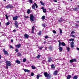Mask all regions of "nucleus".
<instances>
[{"label": "nucleus", "mask_w": 79, "mask_h": 79, "mask_svg": "<svg viewBox=\"0 0 79 79\" xmlns=\"http://www.w3.org/2000/svg\"><path fill=\"white\" fill-rule=\"evenodd\" d=\"M67 50L68 52H69V50H70V48L69 47H67Z\"/></svg>", "instance_id": "a878e982"}, {"label": "nucleus", "mask_w": 79, "mask_h": 79, "mask_svg": "<svg viewBox=\"0 0 79 79\" xmlns=\"http://www.w3.org/2000/svg\"><path fill=\"white\" fill-rule=\"evenodd\" d=\"M74 39H71L69 40V41H74Z\"/></svg>", "instance_id": "b1692460"}, {"label": "nucleus", "mask_w": 79, "mask_h": 79, "mask_svg": "<svg viewBox=\"0 0 79 79\" xmlns=\"http://www.w3.org/2000/svg\"><path fill=\"white\" fill-rule=\"evenodd\" d=\"M24 18L26 19H27V18H29V16H24Z\"/></svg>", "instance_id": "f704fd0d"}, {"label": "nucleus", "mask_w": 79, "mask_h": 79, "mask_svg": "<svg viewBox=\"0 0 79 79\" xmlns=\"http://www.w3.org/2000/svg\"><path fill=\"white\" fill-rule=\"evenodd\" d=\"M3 52H4V53L5 55H8V52L5 50V48L3 49Z\"/></svg>", "instance_id": "0eeeda50"}, {"label": "nucleus", "mask_w": 79, "mask_h": 79, "mask_svg": "<svg viewBox=\"0 0 79 79\" xmlns=\"http://www.w3.org/2000/svg\"><path fill=\"white\" fill-rule=\"evenodd\" d=\"M6 69H8V66L10 67L11 66V62L9 61H6Z\"/></svg>", "instance_id": "f03ea898"}, {"label": "nucleus", "mask_w": 79, "mask_h": 79, "mask_svg": "<svg viewBox=\"0 0 79 79\" xmlns=\"http://www.w3.org/2000/svg\"><path fill=\"white\" fill-rule=\"evenodd\" d=\"M18 17L17 16H16L13 17V20H14V21H16V20L17 19H18Z\"/></svg>", "instance_id": "ddd939ff"}, {"label": "nucleus", "mask_w": 79, "mask_h": 79, "mask_svg": "<svg viewBox=\"0 0 79 79\" xmlns=\"http://www.w3.org/2000/svg\"><path fill=\"white\" fill-rule=\"evenodd\" d=\"M26 59L25 58L23 59V62H26Z\"/></svg>", "instance_id": "c85d7f7f"}, {"label": "nucleus", "mask_w": 79, "mask_h": 79, "mask_svg": "<svg viewBox=\"0 0 79 79\" xmlns=\"http://www.w3.org/2000/svg\"><path fill=\"white\" fill-rule=\"evenodd\" d=\"M35 6L36 8H38L37 5L35 3L34 4H33L32 6V8L33 10H35Z\"/></svg>", "instance_id": "39448f33"}, {"label": "nucleus", "mask_w": 79, "mask_h": 79, "mask_svg": "<svg viewBox=\"0 0 79 79\" xmlns=\"http://www.w3.org/2000/svg\"><path fill=\"white\" fill-rule=\"evenodd\" d=\"M31 68L33 69H35V67L34 65H32L31 66Z\"/></svg>", "instance_id": "a211bd4d"}, {"label": "nucleus", "mask_w": 79, "mask_h": 79, "mask_svg": "<svg viewBox=\"0 0 79 79\" xmlns=\"http://www.w3.org/2000/svg\"><path fill=\"white\" fill-rule=\"evenodd\" d=\"M41 9H42V10H44V7H42V8H41Z\"/></svg>", "instance_id": "bf43d9fd"}, {"label": "nucleus", "mask_w": 79, "mask_h": 79, "mask_svg": "<svg viewBox=\"0 0 79 79\" xmlns=\"http://www.w3.org/2000/svg\"><path fill=\"white\" fill-rule=\"evenodd\" d=\"M2 58V57H1V55H0V60Z\"/></svg>", "instance_id": "680f3d73"}, {"label": "nucleus", "mask_w": 79, "mask_h": 79, "mask_svg": "<svg viewBox=\"0 0 79 79\" xmlns=\"http://www.w3.org/2000/svg\"><path fill=\"white\" fill-rule=\"evenodd\" d=\"M74 33H75V32H74V31H72L71 32V34H74Z\"/></svg>", "instance_id": "8fccbe9b"}, {"label": "nucleus", "mask_w": 79, "mask_h": 79, "mask_svg": "<svg viewBox=\"0 0 79 79\" xmlns=\"http://www.w3.org/2000/svg\"><path fill=\"white\" fill-rule=\"evenodd\" d=\"M15 26L16 27H18V25L17 24V25H15Z\"/></svg>", "instance_id": "79ce46f5"}, {"label": "nucleus", "mask_w": 79, "mask_h": 79, "mask_svg": "<svg viewBox=\"0 0 79 79\" xmlns=\"http://www.w3.org/2000/svg\"><path fill=\"white\" fill-rule=\"evenodd\" d=\"M23 71L25 72V73H30V71L27 69H23Z\"/></svg>", "instance_id": "9d476101"}, {"label": "nucleus", "mask_w": 79, "mask_h": 79, "mask_svg": "<svg viewBox=\"0 0 79 79\" xmlns=\"http://www.w3.org/2000/svg\"><path fill=\"white\" fill-rule=\"evenodd\" d=\"M40 55H38L37 56V58H40Z\"/></svg>", "instance_id": "7c9ffc66"}, {"label": "nucleus", "mask_w": 79, "mask_h": 79, "mask_svg": "<svg viewBox=\"0 0 79 79\" xmlns=\"http://www.w3.org/2000/svg\"><path fill=\"white\" fill-rule=\"evenodd\" d=\"M15 51L16 52H18V49H15Z\"/></svg>", "instance_id": "c03bdc74"}, {"label": "nucleus", "mask_w": 79, "mask_h": 79, "mask_svg": "<svg viewBox=\"0 0 79 79\" xmlns=\"http://www.w3.org/2000/svg\"><path fill=\"white\" fill-rule=\"evenodd\" d=\"M30 19L31 21V22L34 21V15L32 14L31 15Z\"/></svg>", "instance_id": "7ed1b4c3"}, {"label": "nucleus", "mask_w": 79, "mask_h": 79, "mask_svg": "<svg viewBox=\"0 0 79 79\" xmlns=\"http://www.w3.org/2000/svg\"><path fill=\"white\" fill-rule=\"evenodd\" d=\"M58 73V71H56L55 72H54L53 73V75L54 76H56V75H57V73Z\"/></svg>", "instance_id": "f8f14e48"}, {"label": "nucleus", "mask_w": 79, "mask_h": 79, "mask_svg": "<svg viewBox=\"0 0 79 79\" xmlns=\"http://www.w3.org/2000/svg\"><path fill=\"white\" fill-rule=\"evenodd\" d=\"M52 32L54 34H56V32L55 30H53Z\"/></svg>", "instance_id": "473e14b6"}, {"label": "nucleus", "mask_w": 79, "mask_h": 79, "mask_svg": "<svg viewBox=\"0 0 79 79\" xmlns=\"http://www.w3.org/2000/svg\"><path fill=\"white\" fill-rule=\"evenodd\" d=\"M1 25V23H0V26Z\"/></svg>", "instance_id": "0e129e2a"}, {"label": "nucleus", "mask_w": 79, "mask_h": 79, "mask_svg": "<svg viewBox=\"0 0 79 79\" xmlns=\"http://www.w3.org/2000/svg\"><path fill=\"white\" fill-rule=\"evenodd\" d=\"M77 79V76H75L73 77V79Z\"/></svg>", "instance_id": "393cba45"}, {"label": "nucleus", "mask_w": 79, "mask_h": 79, "mask_svg": "<svg viewBox=\"0 0 79 79\" xmlns=\"http://www.w3.org/2000/svg\"><path fill=\"white\" fill-rule=\"evenodd\" d=\"M46 49H47V47H46V48H45V50H46Z\"/></svg>", "instance_id": "e2e57ef3"}, {"label": "nucleus", "mask_w": 79, "mask_h": 79, "mask_svg": "<svg viewBox=\"0 0 79 79\" xmlns=\"http://www.w3.org/2000/svg\"><path fill=\"white\" fill-rule=\"evenodd\" d=\"M48 36H46L45 37V39H47L48 38Z\"/></svg>", "instance_id": "49530a36"}, {"label": "nucleus", "mask_w": 79, "mask_h": 79, "mask_svg": "<svg viewBox=\"0 0 79 79\" xmlns=\"http://www.w3.org/2000/svg\"><path fill=\"white\" fill-rule=\"evenodd\" d=\"M27 13L28 14H29L31 13V10L29 9H28L27 10Z\"/></svg>", "instance_id": "6ab92c4d"}, {"label": "nucleus", "mask_w": 79, "mask_h": 79, "mask_svg": "<svg viewBox=\"0 0 79 79\" xmlns=\"http://www.w3.org/2000/svg\"><path fill=\"white\" fill-rule=\"evenodd\" d=\"M60 29V34H62V30H61V29Z\"/></svg>", "instance_id": "ea45409f"}, {"label": "nucleus", "mask_w": 79, "mask_h": 79, "mask_svg": "<svg viewBox=\"0 0 79 79\" xmlns=\"http://www.w3.org/2000/svg\"><path fill=\"white\" fill-rule=\"evenodd\" d=\"M11 42H13V39H11Z\"/></svg>", "instance_id": "3c124183"}, {"label": "nucleus", "mask_w": 79, "mask_h": 79, "mask_svg": "<svg viewBox=\"0 0 79 79\" xmlns=\"http://www.w3.org/2000/svg\"><path fill=\"white\" fill-rule=\"evenodd\" d=\"M34 75V74L33 73H32L31 74V76H33Z\"/></svg>", "instance_id": "58836bf2"}, {"label": "nucleus", "mask_w": 79, "mask_h": 79, "mask_svg": "<svg viewBox=\"0 0 79 79\" xmlns=\"http://www.w3.org/2000/svg\"><path fill=\"white\" fill-rule=\"evenodd\" d=\"M62 21V20H61V19H59V22H61Z\"/></svg>", "instance_id": "37998d69"}, {"label": "nucleus", "mask_w": 79, "mask_h": 79, "mask_svg": "<svg viewBox=\"0 0 79 79\" xmlns=\"http://www.w3.org/2000/svg\"><path fill=\"white\" fill-rule=\"evenodd\" d=\"M44 75L47 79H50V78H51V77H52V76H51V75H50V74H47V72L44 73Z\"/></svg>", "instance_id": "f257e3e1"}, {"label": "nucleus", "mask_w": 79, "mask_h": 79, "mask_svg": "<svg viewBox=\"0 0 79 79\" xmlns=\"http://www.w3.org/2000/svg\"><path fill=\"white\" fill-rule=\"evenodd\" d=\"M77 10V8H75V9H74V10L75 11H76Z\"/></svg>", "instance_id": "de8ad7c7"}, {"label": "nucleus", "mask_w": 79, "mask_h": 79, "mask_svg": "<svg viewBox=\"0 0 79 79\" xmlns=\"http://www.w3.org/2000/svg\"><path fill=\"white\" fill-rule=\"evenodd\" d=\"M71 77V76L70 75H68L67 77V79H69Z\"/></svg>", "instance_id": "dca6fc26"}, {"label": "nucleus", "mask_w": 79, "mask_h": 79, "mask_svg": "<svg viewBox=\"0 0 79 79\" xmlns=\"http://www.w3.org/2000/svg\"><path fill=\"white\" fill-rule=\"evenodd\" d=\"M6 0H4V1H6Z\"/></svg>", "instance_id": "338daca9"}, {"label": "nucleus", "mask_w": 79, "mask_h": 79, "mask_svg": "<svg viewBox=\"0 0 79 79\" xmlns=\"http://www.w3.org/2000/svg\"><path fill=\"white\" fill-rule=\"evenodd\" d=\"M5 16L6 18V19H8V16H7V15H5Z\"/></svg>", "instance_id": "e433bc0d"}, {"label": "nucleus", "mask_w": 79, "mask_h": 79, "mask_svg": "<svg viewBox=\"0 0 79 79\" xmlns=\"http://www.w3.org/2000/svg\"><path fill=\"white\" fill-rule=\"evenodd\" d=\"M72 0H70V1H71V2H72Z\"/></svg>", "instance_id": "69168bd1"}, {"label": "nucleus", "mask_w": 79, "mask_h": 79, "mask_svg": "<svg viewBox=\"0 0 79 79\" xmlns=\"http://www.w3.org/2000/svg\"><path fill=\"white\" fill-rule=\"evenodd\" d=\"M77 22H78V23H79V21H78Z\"/></svg>", "instance_id": "774afa93"}, {"label": "nucleus", "mask_w": 79, "mask_h": 79, "mask_svg": "<svg viewBox=\"0 0 79 79\" xmlns=\"http://www.w3.org/2000/svg\"><path fill=\"white\" fill-rule=\"evenodd\" d=\"M42 26L43 27H45V24H43Z\"/></svg>", "instance_id": "09e8293b"}, {"label": "nucleus", "mask_w": 79, "mask_h": 79, "mask_svg": "<svg viewBox=\"0 0 79 79\" xmlns=\"http://www.w3.org/2000/svg\"><path fill=\"white\" fill-rule=\"evenodd\" d=\"M75 26H77V27H78V25H77V24H76V25H75Z\"/></svg>", "instance_id": "052dcab7"}, {"label": "nucleus", "mask_w": 79, "mask_h": 79, "mask_svg": "<svg viewBox=\"0 0 79 79\" xmlns=\"http://www.w3.org/2000/svg\"><path fill=\"white\" fill-rule=\"evenodd\" d=\"M45 19V16H43L42 17V19L43 20H44Z\"/></svg>", "instance_id": "aec40b11"}, {"label": "nucleus", "mask_w": 79, "mask_h": 79, "mask_svg": "<svg viewBox=\"0 0 79 79\" xmlns=\"http://www.w3.org/2000/svg\"><path fill=\"white\" fill-rule=\"evenodd\" d=\"M21 47V44H19V45H15V47L17 48H19Z\"/></svg>", "instance_id": "9b49d317"}, {"label": "nucleus", "mask_w": 79, "mask_h": 79, "mask_svg": "<svg viewBox=\"0 0 79 79\" xmlns=\"http://www.w3.org/2000/svg\"><path fill=\"white\" fill-rule=\"evenodd\" d=\"M63 50V48L62 47H59V50L60 52H61L62 51V50Z\"/></svg>", "instance_id": "2eb2a0df"}, {"label": "nucleus", "mask_w": 79, "mask_h": 79, "mask_svg": "<svg viewBox=\"0 0 79 79\" xmlns=\"http://www.w3.org/2000/svg\"><path fill=\"white\" fill-rule=\"evenodd\" d=\"M51 67H52V69H55V66H54V65H51Z\"/></svg>", "instance_id": "5701e85b"}, {"label": "nucleus", "mask_w": 79, "mask_h": 79, "mask_svg": "<svg viewBox=\"0 0 79 79\" xmlns=\"http://www.w3.org/2000/svg\"><path fill=\"white\" fill-rule=\"evenodd\" d=\"M18 22L17 21H16L15 23V25H16L17 24H18Z\"/></svg>", "instance_id": "c9c22d12"}, {"label": "nucleus", "mask_w": 79, "mask_h": 79, "mask_svg": "<svg viewBox=\"0 0 79 79\" xmlns=\"http://www.w3.org/2000/svg\"><path fill=\"white\" fill-rule=\"evenodd\" d=\"M24 37L25 38H28V37H29V35L27 34H25L24 35Z\"/></svg>", "instance_id": "4468645a"}, {"label": "nucleus", "mask_w": 79, "mask_h": 79, "mask_svg": "<svg viewBox=\"0 0 79 79\" xmlns=\"http://www.w3.org/2000/svg\"><path fill=\"white\" fill-rule=\"evenodd\" d=\"M35 27H34L33 26L32 27V33L33 34L34 33V30Z\"/></svg>", "instance_id": "f3484780"}, {"label": "nucleus", "mask_w": 79, "mask_h": 79, "mask_svg": "<svg viewBox=\"0 0 79 79\" xmlns=\"http://www.w3.org/2000/svg\"><path fill=\"white\" fill-rule=\"evenodd\" d=\"M13 6H12L11 5H7V6H6V8L8 9V8H13Z\"/></svg>", "instance_id": "6e6552de"}, {"label": "nucleus", "mask_w": 79, "mask_h": 79, "mask_svg": "<svg viewBox=\"0 0 79 79\" xmlns=\"http://www.w3.org/2000/svg\"><path fill=\"white\" fill-rule=\"evenodd\" d=\"M13 31L14 32H16V30H13Z\"/></svg>", "instance_id": "13d9d810"}, {"label": "nucleus", "mask_w": 79, "mask_h": 79, "mask_svg": "<svg viewBox=\"0 0 79 79\" xmlns=\"http://www.w3.org/2000/svg\"><path fill=\"white\" fill-rule=\"evenodd\" d=\"M18 56H21V54L20 53H19L18 54Z\"/></svg>", "instance_id": "2f4dec72"}, {"label": "nucleus", "mask_w": 79, "mask_h": 79, "mask_svg": "<svg viewBox=\"0 0 79 79\" xmlns=\"http://www.w3.org/2000/svg\"><path fill=\"white\" fill-rule=\"evenodd\" d=\"M10 24V22H7L6 23V26H8V25H9Z\"/></svg>", "instance_id": "cd10ccee"}, {"label": "nucleus", "mask_w": 79, "mask_h": 79, "mask_svg": "<svg viewBox=\"0 0 79 79\" xmlns=\"http://www.w3.org/2000/svg\"><path fill=\"white\" fill-rule=\"evenodd\" d=\"M74 43L73 41H72L70 43V45L71 48H73L74 47Z\"/></svg>", "instance_id": "423d86ee"}, {"label": "nucleus", "mask_w": 79, "mask_h": 79, "mask_svg": "<svg viewBox=\"0 0 79 79\" xmlns=\"http://www.w3.org/2000/svg\"><path fill=\"white\" fill-rule=\"evenodd\" d=\"M29 2H30V3H32V0H29Z\"/></svg>", "instance_id": "a18cd8bd"}, {"label": "nucleus", "mask_w": 79, "mask_h": 79, "mask_svg": "<svg viewBox=\"0 0 79 79\" xmlns=\"http://www.w3.org/2000/svg\"><path fill=\"white\" fill-rule=\"evenodd\" d=\"M54 2H57V1H56V0H54Z\"/></svg>", "instance_id": "6e6d98bb"}, {"label": "nucleus", "mask_w": 79, "mask_h": 79, "mask_svg": "<svg viewBox=\"0 0 79 79\" xmlns=\"http://www.w3.org/2000/svg\"><path fill=\"white\" fill-rule=\"evenodd\" d=\"M40 3L42 5H44V3L42 2V1H40Z\"/></svg>", "instance_id": "4c0bfd02"}, {"label": "nucleus", "mask_w": 79, "mask_h": 79, "mask_svg": "<svg viewBox=\"0 0 79 79\" xmlns=\"http://www.w3.org/2000/svg\"><path fill=\"white\" fill-rule=\"evenodd\" d=\"M9 47L10 48H13V46H12L10 45L9 46Z\"/></svg>", "instance_id": "a19ab883"}, {"label": "nucleus", "mask_w": 79, "mask_h": 79, "mask_svg": "<svg viewBox=\"0 0 79 79\" xmlns=\"http://www.w3.org/2000/svg\"><path fill=\"white\" fill-rule=\"evenodd\" d=\"M49 49L50 50H52V48H49Z\"/></svg>", "instance_id": "864d4df0"}, {"label": "nucleus", "mask_w": 79, "mask_h": 79, "mask_svg": "<svg viewBox=\"0 0 79 79\" xmlns=\"http://www.w3.org/2000/svg\"><path fill=\"white\" fill-rule=\"evenodd\" d=\"M72 37H75V36L74 35H72Z\"/></svg>", "instance_id": "4d7b16f0"}, {"label": "nucleus", "mask_w": 79, "mask_h": 79, "mask_svg": "<svg viewBox=\"0 0 79 79\" xmlns=\"http://www.w3.org/2000/svg\"><path fill=\"white\" fill-rule=\"evenodd\" d=\"M41 34V32H40L39 33V35H40Z\"/></svg>", "instance_id": "603ef678"}, {"label": "nucleus", "mask_w": 79, "mask_h": 79, "mask_svg": "<svg viewBox=\"0 0 79 79\" xmlns=\"http://www.w3.org/2000/svg\"><path fill=\"white\" fill-rule=\"evenodd\" d=\"M52 61V60L51 59V58L49 59L48 61L49 63H50V62H51Z\"/></svg>", "instance_id": "4be33fe9"}, {"label": "nucleus", "mask_w": 79, "mask_h": 79, "mask_svg": "<svg viewBox=\"0 0 79 79\" xmlns=\"http://www.w3.org/2000/svg\"><path fill=\"white\" fill-rule=\"evenodd\" d=\"M59 47H60L61 46V44L62 45V46H64L66 44H65V43L64 42H62L61 43V41H60V40H59Z\"/></svg>", "instance_id": "20e7f679"}, {"label": "nucleus", "mask_w": 79, "mask_h": 79, "mask_svg": "<svg viewBox=\"0 0 79 79\" xmlns=\"http://www.w3.org/2000/svg\"><path fill=\"white\" fill-rule=\"evenodd\" d=\"M16 63H18V64H19V63H20V61L19 60H16Z\"/></svg>", "instance_id": "412c9836"}, {"label": "nucleus", "mask_w": 79, "mask_h": 79, "mask_svg": "<svg viewBox=\"0 0 79 79\" xmlns=\"http://www.w3.org/2000/svg\"><path fill=\"white\" fill-rule=\"evenodd\" d=\"M44 48V47H43V46L42 47H40L39 48V49H40V50H42V48Z\"/></svg>", "instance_id": "c756f323"}, {"label": "nucleus", "mask_w": 79, "mask_h": 79, "mask_svg": "<svg viewBox=\"0 0 79 79\" xmlns=\"http://www.w3.org/2000/svg\"><path fill=\"white\" fill-rule=\"evenodd\" d=\"M77 50H79V48H77Z\"/></svg>", "instance_id": "5fc2aeb1"}, {"label": "nucleus", "mask_w": 79, "mask_h": 79, "mask_svg": "<svg viewBox=\"0 0 79 79\" xmlns=\"http://www.w3.org/2000/svg\"><path fill=\"white\" fill-rule=\"evenodd\" d=\"M74 61H76V59H73L72 60H70V63H73V62H74Z\"/></svg>", "instance_id": "1a4fd4ad"}, {"label": "nucleus", "mask_w": 79, "mask_h": 79, "mask_svg": "<svg viewBox=\"0 0 79 79\" xmlns=\"http://www.w3.org/2000/svg\"><path fill=\"white\" fill-rule=\"evenodd\" d=\"M43 11L44 13H45V12H46V9H44L43 10Z\"/></svg>", "instance_id": "72a5a7b5"}, {"label": "nucleus", "mask_w": 79, "mask_h": 79, "mask_svg": "<svg viewBox=\"0 0 79 79\" xmlns=\"http://www.w3.org/2000/svg\"><path fill=\"white\" fill-rule=\"evenodd\" d=\"M40 76V75H37L36 78L37 79H39V77Z\"/></svg>", "instance_id": "bb28decb"}]
</instances>
